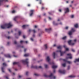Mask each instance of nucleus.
<instances>
[{
	"label": "nucleus",
	"instance_id": "1",
	"mask_svg": "<svg viewBox=\"0 0 79 79\" xmlns=\"http://www.w3.org/2000/svg\"><path fill=\"white\" fill-rule=\"evenodd\" d=\"M12 26V25L9 23H5L4 24L1 26V27L2 29H6V28L8 29L11 27Z\"/></svg>",
	"mask_w": 79,
	"mask_h": 79
},
{
	"label": "nucleus",
	"instance_id": "2",
	"mask_svg": "<svg viewBox=\"0 0 79 79\" xmlns=\"http://www.w3.org/2000/svg\"><path fill=\"white\" fill-rule=\"evenodd\" d=\"M44 76L45 77H53V79H55L56 77L55 76L53 77V75L52 73H51L50 75L49 76L47 75L46 74H44Z\"/></svg>",
	"mask_w": 79,
	"mask_h": 79
},
{
	"label": "nucleus",
	"instance_id": "3",
	"mask_svg": "<svg viewBox=\"0 0 79 79\" xmlns=\"http://www.w3.org/2000/svg\"><path fill=\"white\" fill-rule=\"evenodd\" d=\"M28 59H26L24 60H22V63H23V64H26L27 67H29V65H28V64L29 63V62H28Z\"/></svg>",
	"mask_w": 79,
	"mask_h": 79
},
{
	"label": "nucleus",
	"instance_id": "4",
	"mask_svg": "<svg viewBox=\"0 0 79 79\" xmlns=\"http://www.w3.org/2000/svg\"><path fill=\"white\" fill-rule=\"evenodd\" d=\"M31 68H35V69H39V68H40V69H42V67L41 66H39V67H37L36 66H34L32 65L31 66Z\"/></svg>",
	"mask_w": 79,
	"mask_h": 79
},
{
	"label": "nucleus",
	"instance_id": "5",
	"mask_svg": "<svg viewBox=\"0 0 79 79\" xmlns=\"http://www.w3.org/2000/svg\"><path fill=\"white\" fill-rule=\"evenodd\" d=\"M67 56H69V57H66V59H68L69 58V59H72V54L71 53L67 54Z\"/></svg>",
	"mask_w": 79,
	"mask_h": 79
},
{
	"label": "nucleus",
	"instance_id": "6",
	"mask_svg": "<svg viewBox=\"0 0 79 79\" xmlns=\"http://www.w3.org/2000/svg\"><path fill=\"white\" fill-rule=\"evenodd\" d=\"M57 52H60V56H63L64 53H66V51H65L64 52H61V50L60 51H57Z\"/></svg>",
	"mask_w": 79,
	"mask_h": 79
},
{
	"label": "nucleus",
	"instance_id": "7",
	"mask_svg": "<svg viewBox=\"0 0 79 79\" xmlns=\"http://www.w3.org/2000/svg\"><path fill=\"white\" fill-rule=\"evenodd\" d=\"M59 72L60 73L64 74H65V73H66V71L65 70H60L59 71Z\"/></svg>",
	"mask_w": 79,
	"mask_h": 79
},
{
	"label": "nucleus",
	"instance_id": "8",
	"mask_svg": "<svg viewBox=\"0 0 79 79\" xmlns=\"http://www.w3.org/2000/svg\"><path fill=\"white\" fill-rule=\"evenodd\" d=\"M34 10H30V16H32L33 15V13H34Z\"/></svg>",
	"mask_w": 79,
	"mask_h": 79
},
{
	"label": "nucleus",
	"instance_id": "9",
	"mask_svg": "<svg viewBox=\"0 0 79 79\" xmlns=\"http://www.w3.org/2000/svg\"><path fill=\"white\" fill-rule=\"evenodd\" d=\"M50 57L49 56H48L46 59V61H47L50 64H52L50 62Z\"/></svg>",
	"mask_w": 79,
	"mask_h": 79
},
{
	"label": "nucleus",
	"instance_id": "10",
	"mask_svg": "<svg viewBox=\"0 0 79 79\" xmlns=\"http://www.w3.org/2000/svg\"><path fill=\"white\" fill-rule=\"evenodd\" d=\"M72 41L71 40H70L68 42L69 45H74V43H71Z\"/></svg>",
	"mask_w": 79,
	"mask_h": 79
},
{
	"label": "nucleus",
	"instance_id": "11",
	"mask_svg": "<svg viewBox=\"0 0 79 79\" xmlns=\"http://www.w3.org/2000/svg\"><path fill=\"white\" fill-rule=\"evenodd\" d=\"M63 60L65 63H67L69 64H71V62L70 61H67V60H66V59H63Z\"/></svg>",
	"mask_w": 79,
	"mask_h": 79
},
{
	"label": "nucleus",
	"instance_id": "12",
	"mask_svg": "<svg viewBox=\"0 0 79 79\" xmlns=\"http://www.w3.org/2000/svg\"><path fill=\"white\" fill-rule=\"evenodd\" d=\"M45 30L46 32H48V33H49V32H50L52 31V29L51 28H50L49 29H45Z\"/></svg>",
	"mask_w": 79,
	"mask_h": 79
},
{
	"label": "nucleus",
	"instance_id": "13",
	"mask_svg": "<svg viewBox=\"0 0 79 79\" xmlns=\"http://www.w3.org/2000/svg\"><path fill=\"white\" fill-rule=\"evenodd\" d=\"M64 10L65 11V13L66 14V13H68V12H69V9L68 8H66Z\"/></svg>",
	"mask_w": 79,
	"mask_h": 79
},
{
	"label": "nucleus",
	"instance_id": "14",
	"mask_svg": "<svg viewBox=\"0 0 79 79\" xmlns=\"http://www.w3.org/2000/svg\"><path fill=\"white\" fill-rule=\"evenodd\" d=\"M28 32H33L34 33H35L36 31L35 30H31V29H29L28 31Z\"/></svg>",
	"mask_w": 79,
	"mask_h": 79
},
{
	"label": "nucleus",
	"instance_id": "15",
	"mask_svg": "<svg viewBox=\"0 0 79 79\" xmlns=\"http://www.w3.org/2000/svg\"><path fill=\"white\" fill-rule=\"evenodd\" d=\"M8 2V0H0V6H1L2 5V2Z\"/></svg>",
	"mask_w": 79,
	"mask_h": 79
},
{
	"label": "nucleus",
	"instance_id": "16",
	"mask_svg": "<svg viewBox=\"0 0 79 79\" xmlns=\"http://www.w3.org/2000/svg\"><path fill=\"white\" fill-rule=\"evenodd\" d=\"M4 56L5 57H6L7 58H11V56L9 54H4Z\"/></svg>",
	"mask_w": 79,
	"mask_h": 79
},
{
	"label": "nucleus",
	"instance_id": "17",
	"mask_svg": "<svg viewBox=\"0 0 79 79\" xmlns=\"http://www.w3.org/2000/svg\"><path fill=\"white\" fill-rule=\"evenodd\" d=\"M58 66L56 65H53L52 66V68L53 69H55V68H56Z\"/></svg>",
	"mask_w": 79,
	"mask_h": 79
},
{
	"label": "nucleus",
	"instance_id": "18",
	"mask_svg": "<svg viewBox=\"0 0 79 79\" xmlns=\"http://www.w3.org/2000/svg\"><path fill=\"white\" fill-rule=\"evenodd\" d=\"M72 33H73V31H70L69 32V35H71Z\"/></svg>",
	"mask_w": 79,
	"mask_h": 79
},
{
	"label": "nucleus",
	"instance_id": "19",
	"mask_svg": "<svg viewBox=\"0 0 79 79\" xmlns=\"http://www.w3.org/2000/svg\"><path fill=\"white\" fill-rule=\"evenodd\" d=\"M56 54H55V52H54L53 53V54H52V56H53L54 59L55 58V55Z\"/></svg>",
	"mask_w": 79,
	"mask_h": 79
},
{
	"label": "nucleus",
	"instance_id": "20",
	"mask_svg": "<svg viewBox=\"0 0 79 79\" xmlns=\"http://www.w3.org/2000/svg\"><path fill=\"white\" fill-rule=\"evenodd\" d=\"M13 64L15 65V64H19V62H14L13 63Z\"/></svg>",
	"mask_w": 79,
	"mask_h": 79
},
{
	"label": "nucleus",
	"instance_id": "21",
	"mask_svg": "<svg viewBox=\"0 0 79 79\" xmlns=\"http://www.w3.org/2000/svg\"><path fill=\"white\" fill-rule=\"evenodd\" d=\"M27 26H28V25H23L22 26V28L23 29H25V28H26V27H27Z\"/></svg>",
	"mask_w": 79,
	"mask_h": 79
},
{
	"label": "nucleus",
	"instance_id": "22",
	"mask_svg": "<svg viewBox=\"0 0 79 79\" xmlns=\"http://www.w3.org/2000/svg\"><path fill=\"white\" fill-rule=\"evenodd\" d=\"M76 61H77V62H79V58L78 59H76L74 62V63H76Z\"/></svg>",
	"mask_w": 79,
	"mask_h": 79
},
{
	"label": "nucleus",
	"instance_id": "23",
	"mask_svg": "<svg viewBox=\"0 0 79 79\" xmlns=\"http://www.w3.org/2000/svg\"><path fill=\"white\" fill-rule=\"evenodd\" d=\"M69 77H71V78H73V77H75L76 76L74 75H70L69 76Z\"/></svg>",
	"mask_w": 79,
	"mask_h": 79
},
{
	"label": "nucleus",
	"instance_id": "24",
	"mask_svg": "<svg viewBox=\"0 0 79 79\" xmlns=\"http://www.w3.org/2000/svg\"><path fill=\"white\" fill-rule=\"evenodd\" d=\"M53 24L54 26H57V25L58 24L57 23H56L54 21L53 22Z\"/></svg>",
	"mask_w": 79,
	"mask_h": 79
},
{
	"label": "nucleus",
	"instance_id": "25",
	"mask_svg": "<svg viewBox=\"0 0 79 79\" xmlns=\"http://www.w3.org/2000/svg\"><path fill=\"white\" fill-rule=\"evenodd\" d=\"M74 27H75L76 28H77L78 27V24H76L74 25Z\"/></svg>",
	"mask_w": 79,
	"mask_h": 79
},
{
	"label": "nucleus",
	"instance_id": "26",
	"mask_svg": "<svg viewBox=\"0 0 79 79\" xmlns=\"http://www.w3.org/2000/svg\"><path fill=\"white\" fill-rule=\"evenodd\" d=\"M18 18V16H16L14 19V21H16V19Z\"/></svg>",
	"mask_w": 79,
	"mask_h": 79
},
{
	"label": "nucleus",
	"instance_id": "27",
	"mask_svg": "<svg viewBox=\"0 0 79 79\" xmlns=\"http://www.w3.org/2000/svg\"><path fill=\"white\" fill-rule=\"evenodd\" d=\"M47 44H45L44 45V48L46 50L47 49V48H48L47 46Z\"/></svg>",
	"mask_w": 79,
	"mask_h": 79
},
{
	"label": "nucleus",
	"instance_id": "28",
	"mask_svg": "<svg viewBox=\"0 0 79 79\" xmlns=\"http://www.w3.org/2000/svg\"><path fill=\"white\" fill-rule=\"evenodd\" d=\"M3 66H6V64L5 63H3L2 64Z\"/></svg>",
	"mask_w": 79,
	"mask_h": 79
},
{
	"label": "nucleus",
	"instance_id": "29",
	"mask_svg": "<svg viewBox=\"0 0 79 79\" xmlns=\"http://www.w3.org/2000/svg\"><path fill=\"white\" fill-rule=\"evenodd\" d=\"M2 73H5V71H4V68L3 67L2 68Z\"/></svg>",
	"mask_w": 79,
	"mask_h": 79
},
{
	"label": "nucleus",
	"instance_id": "30",
	"mask_svg": "<svg viewBox=\"0 0 79 79\" xmlns=\"http://www.w3.org/2000/svg\"><path fill=\"white\" fill-rule=\"evenodd\" d=\"M70 31H72V32H74L75 31V30H74V28H73Z\"/></svg>",
	"mask_w": 79,
	"mask_h": 79
},
{
	"label": "nucleus",
	"instance_id": "31",
	"mask_svg": "<svg viewBox=\"0 0 79 79\" xmlns=\"http://www.w3.org/2000/svg\"><path fill=\"white\" fill-rule=\"evenodd\" d=\"M29 55L28 54H25L24 55V56H29Z\"/></svg>",
	"mask_w": 79,
	"mask_h": 79
},
{
	"label": "nucleus",
	"instance_id": "32",
	"mask_svg": "<svg viewBox=\"0 0 79 79\" xmlns=\"http://www.w3.org/2000/svg\"><path fill=\"white\" fill-rule=\"evenodd\" d=\"M57 48L58 49H61V46H59L57 47Z\"/></svg>",
	"mask_w": 79,
	"mask_h": 79
},
{
	"label": "nucleus",
	"instance_id": "33",
	"mask_svg": "<svg viewBox=\"0 0 79 79\" xmlns=\"http://www.w3.org/2000/svg\"><path fill=\"white\" fill-rule=\"evenodd\" d=\"M66 39V36H64L63 38H62V39L63 40H64Z\"/></svg>",
	"mask_w": 79,
	"mask_h": 79
},
{
	"label": "nucleus",
	"instance_id": "34",
	"mask_svg": "<svg viewBox=\"0 0 79 79\" xmlns=\"http://www.w3.org/2000/svg\"><path fill=\"white\" fill-rule=\"evenodd\" d=\"M18 33L19 34V35H21V31H19L18 32Z\"/></svg>",
	"mask_w": 79,
	"mask_h": 79
},
{
	"label": "nucleus",
	"instance_id": "35",
	"mask_svg": "<svg viewBox=\"0 0 79 79\" xmlns=\"http://www.w3.org/2000/svg\"><path fill=\"white\" fill-rule=\"evenodd\" d=\"M62 66L64 67H65V66H66V64L65 63L63 64H62Z\"/></svg>",
	"mask_w": 79,
	"mask_h": 79
},
{
	"label": "nucleus",
	"instance_id": "36",
	"mask_svg": "<svg viewBox=\"0 0 79 79\" xmlns=\"http://www.w3.org/2000/svg\"><path fill=\"white\" fill-rule=\"evenodd\" d=\"M40 4H42V0H39Z\"/></svg>",
	"mask_w": 79,
	"mask_h": 79
},
{
	"label": "nucleus",
	"instance_id": "37",
	"mask_svg": "<svg viewBox=\"0 0 79 79\" xmlns=\"http://www.w3.org/2000/svg\"><path fill=\"white\" fill-rule=\"evenodd\" d=\"M44 66L45 68H48V65L47 64L44 65Z\"/></svg>",
	"mask_w": 79,
	"mask_h": 79
},
{
	"label": "nucleus",
	"instance_id": "38",
	"mask_svg": "<svg viewBox=\"0 0 79 79\" xmlns=\"http://www.w3.org/2000/svg\"><path fill=\"white\" fill-rule=\"evenodd\" d=\"M70 69V66L69 65L68 66L67 69H68V70H69V69Z\"/></svg>",
	"mask_w": 79,
	"mask_h": 79
},
{
	"label": "nucleus",
	"instance_id": "39",
	"mask_svg": "<svg viewBox=\"0 0 79 79\" xmlns=\"http://www.w3.org/2000/svg\"><path fill=\"white\" fill-rule=\"evenodd\" d=\"M66 51H68L69 50V49L68 48H65Z\"/></svg>",
	"mask_w": 79,
	"mask_h": 79
},
{
	"label": "nucleus",
	"instance_id": "40",
	"mask_svg": "<svg viewBox=\"0 0 79 79\" xmlns=\"http://www.w3.org/2000/svg\"><path fill=\"white\" fill-rule=\"evenodd\" d=\"M12 13H15V10H13L12 12Z\"/></svg>",
	"mask_w": 79,
	"mask_h": 79
},
{
	"label": "nucleus",
	"instance_id": "41",
	"mask_svg": "<svg viewBox=\"0 0 79 79\" xmlns=\"http://www.w3.org/2000/svg\"><path fill=\"white\" fill-rule=\"evenodd\" d=\"M34 74V75H35V76H39V75H38V74L35 73Z\"/></svg>",
	"mask_w": 79,
	"mask_h": 79
},
{
	"label": "nucleus",
	"instance_id": "42",
	"mask_svg": "<svg viewBox=\"0 0 79 79\" xmlns=\"http://www.w3.org/2000/svg\"><path fill=\"white\" fill-rule=\"evenodd\" d=\"M7 38L8 39H10L11 37H10V36H8L7 37Z\"/></svg>",
	"mask_w": 79,
	"mask_h": 79
},
{
	"label": "nucleus",
	"instance_id": "43",
	"mask_svg": "<svg viewBox=\"0 0 79 79\" xmlns=\"http://www.w3.org/2000/svg\"><path fill=\"white\" fill-rule=\"evenodd\" d=\"M76 41H77V40L76 39H75L73 40V42H76Z\"/></svg>",
	"mask_w": 79,
	"mask_h": 79
},
{
	"label": "nucleus",
	"instance_id": "44",
	"mask_svg": "<svg viewBox=\"0 0 79 79\" xmlns=\"http://www.w3.org/2000/svg\"><path fill=\"white\" fill-rule=\"evenodd\" d=\"M4 77H6V79H9V78L7 76H5Z\"/></svg>",
	"mask_w": 79,
	"mask_h": 79
},
{
	"label": "nucleus",
	"instance_id": "45",
	"mask_svg": "<svg viewBox=\"0 0 79 79\" xmlns=\"http://www.w3.org/2000/svg\"><path fill=\"white\" fill-rule=\"evenodd\" d=\"M63 47L64 48H66V46L65 45H64Z\"/></svg>",
	"mask_w": 79,
	"mask_h": 79
},
{
	"label": "nucleus",
	"instance_id": "46",
	"mask_svg": "<svg viewBox=\"0 0 79 79\" xmlns=\"http://www.w3.org/2000/svg\"><path fill=\"white\" fill-rule=\"evenodd\" d=\"M14 44H17V42H16V41H15L14 42Z\"/></svg>",
	"mask_w": 79,
	"mask_h": 79
},
{
	"label": "nucleus",
	"instance_id": "47",
	"mask_svg": "<svg viewBox=\"0 0 79 79\" xmlns=\"http://www.w3.org/2000/svg\"><path fill=\"white\" fill-rule=\"evenodd\" d=\"M74 18V15H71V18Z\"/></svg>",
	"mask_w": 79,
	"mask_h": 79
},
{
	"label": "nucleus",
	"instance_id": "48",
	"mask_svg": "<svg viewBox=\"0 0 79 79\" xmlns=\"http://www.w3.org/2000/svg\"><path fill=\"white\" fill-rule=\"evenodd\" d=\"M44 7H42L41 8V10H44Z\"/></svg>",
	"mask_w": 79,
	"mask_h": 79
},
{
	"label": "nucleus",
	"instance_id": "49",
	"mask_svg": "<svg viewBox=\"0 0 79 79\" xmlns=\"http://www.w3.org/2000/svg\"><path fill=\"white\" fill-rule=\"evenodd\" d=\"M28 72H27L26 73V75H27H27H28Z\"/></svg>",
	"mask_w": 79,
	"mask_h": 79
},
{
	"label": "nucleus",
	"instance_id": "50",
	"mask_svg": "<svg viewBox=\"0 0 79 79\" xmlns=\"http://www.w3.org/2000/svg\"><path fill=\"white\" fill-rule=\"evenodd\" d=\"M31 40L32 41H34V40H33V39L32 38H31Z\"/></svg>",
	"mask_w": 79,
	"mask_h": 79
},
{
	"label": "nucleus",
	"instance_id": "51",
	"mask_svg": "<svg viewBox=\"0 0 79 79\" xmlns=\"http://www.w3.org/2000/svg\"><path fill=\"white\" fill-rule=\"evenodd\" d=\"M65 29H68V27H66L65 28Z\"/></svg>",
	"mask_w": 79,
	"mask_h": 79
},
{
	"label": "nucleus",
	"instance_id": "52",
	"mask_svg": "<svg viewBox=\"0 0 79 79\" xmlns=\"http://www.w3.org/2000/svg\"><path fill=\"white\" fill-rule=\"evenodd\" d=\"M8 71H9V72H10V73H11V70H10V69H8Z\"/></svg>",
	"mask_w": 79,
	"mask_h": 79
},
{
	"label": "nucleus",
	"instance_id": "53",
	"mask_svg": "<svg viewBox=\"0 0 79 79\" xmlns=\"http://www.w3.org/2000/svg\"><path fill=\"white\" fill-rule=\"evenodd\" d=\"M72 52H75L74 50V49H72Z\"/></svg>",
	"mask_w": 79,
	"mask_h": 79
},
{
	"label": "nucleus",
	"instance_id": "54",
	"mask_svg": "<svg viewBox=\"0 0 79 79\" xmlns=\"http://www.w3.org/2000/svg\"><path fill=\"white\" fill-rule=\"evenodd\" d=\"M23 42H24V41H20V44H22V43H23Z\"/></svg>",
	"mask_w": 79,
	"mask_h": 79
},
{
	"label": "nucleus",
	"instance_id": "55",
	"mask_svg": "<svg viewBox=\"0 0 79 79\" xmlns=\"http://www.w3.org/2000/svg\"><path fill=\"white\" fill-rule=\"evenodd\" d=\"M48 13H49V15H52V12H48Z\"/></svg>",
	"mask_w": 79,
	"mask_h": 79
},
{
	"label": "nucleus",
	"instance_id": "56",
	"mask_svg": "<svg viewBox=\"0 0 79 79\" xmlns=\"http://www.w3.org/2000/svg\"><path fill=\"white\" fill-rule=\"evenodd\" d=\"M34 51L35 52H37V49H34Z\"/></svg>",
	"mask_w": 79,
	"mask_h": 79
},
{
	"label": "nucleus",
	"instance_id": "57",
	"mask_svg": "<svg viewBox=\"0 0 79 79\" xmlns=\"http://www.w3.org/2000/svg\"><path fill=\"white\" fill-rule=\"evenodd\" d=\"M7 44L8 45H10V42H8Z\"/></svg>",
	"mask_w": 79,
	"mask_h": 79
},
{
	"label": "nucleus",
	"instance_id": "58",
	"mask_svg": "<svg viewBox=\"0 0 79 79\" xmlns=\"http://www.w3.org/2000/svg\"><path fill=\"white\" fill-rule=\"evenodd\" d=\"M27 50V49H25L24 51L25 52H26V50Z\"/></svg>",
	"mask_w": 79,
	"mask_h": 79
},
{
	"label": "nucleus",
	"instance_id": "59",
	"mask_svg": "<svg viewBox=\"0 0 79 79\" xmlns=\"http://www.w3.org/2000/svg\"><path fill=\"white\" fill-rule=\"evenodd\" d=\"M23 39H25V38H26V37H25V36L24 35H23Z\"/></svg>",
	"mask_w": 79,
	"mask_h": 79
},
{
	"label": "nucleus",
	"instance_id": "60",
	"mask_svg": "<svg viewBox=\"0 0 79 79\" xmlns=\"http://www.w3.org/2000/svg\"><path fill=\"white\" fill-rule=\"evenodd\" d=\"M19 78H21V77H22V76H20V75H19Z\"/></svg>",
	"mask_w": 79,
	"mask_h": 79
},
{
	"label": "nucleus",
	"instance_id": "61",
	"mask_svg": "<svg viewBox=\"0 0 79 79\" xmlns=\"http://www.w3.org/2000/svg\"><path fill=\"white\" fill-rule=\"evenodd\" d=\"M59 11L60 12H61V9H59Z\"/></svg>",
	"mask_w": 79,
	"mask_h": 79
},
{
	"label": "nucleus",
	"instance_id": "62",
	"mask_svg": "<svg viewBox=\"0 0 79 79\" xmlns=\"http://www.w3.org/2000/svg\"><path fill=\"white\" fill-rule=\"evenodd\" d=\"M73 2H74V1L73 0V1L71 2V3H73Z\"/></svg>",
	"mask_w": 79,
	"mask_h": 79
},
{
	"label": "nucleus",
	"instance_id": "63",
	"mask_svg": "<svg viewBox=\"0 0 79 79\" xmlns=\"http://www.w3.org/2000/svg\"><path fill=\"white\" fill-rule=\"evenodd\" d=\"M33 37H35V34H33Z\"/></svg>",
	"mask_w": 79,
	"mask_h": 79
},
{
	"label": "nucleus",
	"instance_id": "64",
	"mask_svg": "<svg viewBox=\"0 0 79 79\" xmlns=\"http://www.w3.org/2000/svg\"><path fill=\"white\" fill-rule=\"evenodd\" d=\"M27 6H31V5H30V4H28V5H27Z\"/></svg>",
	"mask_w": 79,
	"mask_h": 79
}]
</instances>
